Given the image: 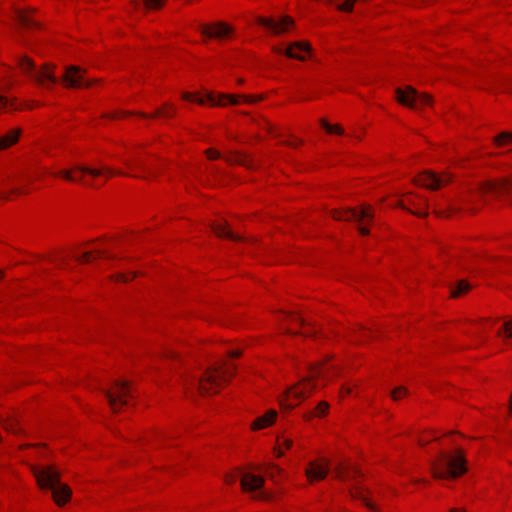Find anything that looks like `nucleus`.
Listing matches in <instances>:
<instances>
[{
  "label": "nucleus",
  "mask_w": 512,
  "mask_h": 512,
  "mask_svg": "<svg viewBox=\"0 0 512 512\" xmlns=\"http://www.w3.org/2000/svg\"><path fill=\"white\" fill-rule=\"evenodd\" d=\"M0 198L1 199H6L7 195L4 192H0Z\"/></svg>",
  "instance_id": "3c124183"
},
{
  "label": "nucleus",
  "mask_w": 512,
  "mask_h": 512,
  "mask_svg": "<svg viewBox=\"0 0 512 512\" xmlns=\"http://www.w3.org/2000/svg\"><path fill=\"white\" fill-rule=\"evenodd\" d=\"M310 45L307 42H293L288 48L282 49L279 47L273 48L274 52L278 54H285L289 58L297 59L300 61L305 60L304 52H310Z\"/></svg>",
  "instance_id": "f3484780"
},
{
  "label": "nucleus",
  "mask_w": 512,
  "mask_h": 512,
  "mask_svg": "<svg viewBox=\"0 0 512 512\" xmlns=\"http://www.w3.org/2000/svg\"><path fill=\"white\" fill-rule=\"evenodd\" d=\"M133 278H134V275H132V274H128V275L120 274V275H118V279L123 281V282H127V281H129V280H131Z\"/></svg>",
  "instance_id": "37998d69"
},
{
  "label": "nucleus",
  "mask_w": 512,
  "mask_h": 512,
  "mask_svg": "<svg viewBox=\"0 0 512 512\" xmlns=\"http://www.w3.org/2000/svg\"><path fill=\"white\" fill-rule=\"evenodd\" d=\"M22 192L23 191L20 188H11L9 191V193H11V194H20Z\"/></svg>",
  "instance_id": "49530a36"
},
{
  "label": "nucleus",
  "mask_w": 512,
  "mask_h": 512,
  "mask_svg": "<svg viewBox=\"0 0 512 512\" xmlns=\"http://www.w3.org/2000/svg\"><path fill=\"white\" fill-rule=\"evenodd\" d=\"M415 214H417L418 216L424 217V216L427 215V212H426V210H424V211H417V212H415Z\"/></svg>",
  "instance_id": "8fccbe9b"
},
{
  "label": "nucleus",
  "mask_w": 512,
  "mask_h": 512,
  "mask_svg": "<svg viewBox=\"0 0 512 512\" xmlns=\"http://www.w3.org/2000/svg\"><path fill=\"white\" fill-rule=\"evenodd\" d=\"M141 2L145 9H158L163 5L164 0H131V4L135 8H138Z\"/></svg>",
  "instance_id": "bb28decb"
},
{
  "label": "nucleus",
  "mask_w": 512,
  "mask_h": 512,
  "mask_svg": "<svg viewBox=\"0 0 512 512\" xmlns=\"http://www.w3.org/2000/svg\"><path fill=\"white\" fill-rule=\"evenodd\" d=\"M332 217L338 221L354 220L360 222L363 219L371 220L373 218V214L371 213L370 206H363L359 211L356 209L334 210L332 211Z\"/></svg>",
  "instance_id": "2eb2a0df"
},
{
  "label": "nucleus",
  "mask_w": 512,
  "mask_h": 512,
  "mask_svg": "<svg viewBox=\"0 0 512 512\" xmlns=\"http://www.w3.org/2000/svg\"><path fill=\"white\" fill-rule=\"evenodd\" d=\"M451 180L452 175L448 172L438 175L431 171H425L415 179V183L430 190H437L450 183Z\"/></svg>",
  "instance_id": "f8f14e48"
},
{
  "label": "nucleus",
  "mask_w": 512,
  "mask_h": 512,
  "mask_svg": "<svg viewBox=\"0 0 512 512\" xmlns=\"http://www.w3.org/2000/svg\"><path fill=\"white\" fill-rule=\"evenodd\" d=\"M320 124L328 133H336L339 135L344 133L343 129L339 125H332L325 119H321Z\"/></svg>",
  "instance_id": "c85d7f7f"
},
{
  "label": "nucleus",
  "mask_w": 512,
  "mask_h": 512,
  "mask_svg": "<svg viewBox=\"0 0 512 512\" xmlns=\"http://www.w3.org/2000/svg\"><path fill=\"white\" fill-rule=\"evenodd\" d=\"M182 98L189 101H195L200 105H203L207 100L212 106H225L227 103L232 105H237L240 103V99H242L246 103H254L261 99L260 96L253 95H228V94H220L216 97L213 93L209 92L206 94V98L199 97L196 94H192L189 92H184L182 94Z\"/></svg>",
  "instance_id": "0eeeda50"
},
{
  "label": "nucleus",
  "mask_w": 512,
  "mask_h": 512,
  "mask_svg": "<svg viewBox=\"0 0 512 512\" xmlns=\"http://www.w3.org/2000/svg\"><path fill=\"white\" fill-rule=\"evenodd\" d=\"M361 472L356 467H345L340 465L336 471V477L343 481H352L357 476H360Z\"/></svg>",
  "instance_id": "4be33fe9"
},
{
  "label": "nucleus",
  "mask_w": 512,
  "mask_h": 512,
  "mask_svg": "<svg viewBox=\"0 0 512 512\" xmlns=\"http://www.w3.org/2000/svg\"><path fill=\"white\" fill-rule=\"evenodd\" d=\"M329 471V465L327 462L320 463L317 461H313L309 463V466L307 467L305 473L308 477L309 481L314 480H322L324 479Z\"/></svg>",
  "instance_id": "a211bd4d"
},
{
  "label": "nucleus",
  "mask_w": 512,
  "mask_h": 512,
  "mask_svg": "<svg viewBox=\"0 0 512 512\" xmlns=\"http://www.w3.org/2000/svg\"><path fill=\"white\" fill-rule=\"evenodd\" d=\"M198 29L203 35L216 39L227 38L233 33V28L224 22L199 25Z\"/></svg>",
  "instance_id": "dca6fc26"
},
{
  "label": "nucleus",
  "mask_w": 512,
  "mask_h": 512,
  "mask_svg": "<svg viewBox=\"0 0 512 512\" xmlns=\"http://www.w3.org/2000/svg\"><path fill=\"white\" fill-rule=\"evenodd\" d=\"M264 479L261 476L252 473H243L241 476V487L245 492H257L253 497L261 501H269L272 495L262 490Z\"/></svg>",
  "instance_id": "9d476101"
},
{
  "label": "nucleus",
  "mask_w": 512,
  "mask_h": 512,
  "mask_svg": "<svg viewBox=\"0 0 512 512\" xmlns=\"http://www.w3.org/2000/svg\"><path fill=\"white\" fill-rule=\"evenodd\" d=\"M10 106L13 107V103H10L6 97L0 95V110Z\"/></svg>",
  "instance_id": "58836bf2"
},
{
  "label": "nucleus",
  "mask_w": 512,
  "mask_h": 512,
  "mask_svg": "<svg viewBox=\"0 0 512 512\" xmlns=\"http://www.w3.org/2000/svg\"><path fill=\"white\" fill-rule=\"evenodd\" d=\"M32 470L38 485L42 489L51 490L53 499L58 506H62L70 500L71 489L61 482L60 473L54 467H33Z\"/></svg>",
  "instance_id": "f257e3e1"
},
{
  "label": "nucleus",
  "mask_w": 512,
  "mask_h": 512,
  "mask_svg": "<svg viewBox=\"0 0 512 512\" xmlns=\"http://www.w3.org/2000/svg\"><path fill=\"white\" fill-rule=\"evenodd\" d=\"M325 372L319 367L311 368V375L303 378L299 383L287 389L280 399V405L287 409H292L309 397L315 389L312 380L317 377H324Z\"/></svg>",
  "instance_id": "20e7f679"
},
{
  "label": "nucleus",
  "mask_w": 512,
  "mask_h": 512,
  "mask_svg": "<svg viewBox=\"0 0 512 512\" xmlns=\"http://www.w3.org/2000/svg\"><path fill=\"white\" fill-rule=\"evenodd\" d=\"M21 134L20 129H13L0 138V149H5L16 143Z\"/></svg>",
  "instance_id": "a878e982"
},
{
  "label": "nucleus",
  "mask_w": 512,
  "mask_h": 512,
  "mask_svg": "<svg viewBox=\"0 0 512 512\" xmlns=\"http://www.w3.org/2000/svg\"><path fill=\"white\" fill-rule=\"evenodd\" d=\"M358 0H346L343 3L337 4L336 7L338 10L343 12H351L353 10L354 4Z\"/></svg>",
  "instance_id": "473e14b6"
},
{
  "label": "nucleus",
  "mask_w": 512,
  "mask_h": 512,
  "mask_svg": "<svg viewBox=\"0 0 512 512\" xmlns=\"http://www.w3.org/2000/svg\"><path fill=\"white\" fill-rule=\"evenodd\" d=\"M450 512H465V511L461 510V509H451Z\"/></svg>",
  "instance_id": "5fc2aeb1"
},
{
  "label": "nucleus",
  "mask_w": 512,
  "mask_h": 512,
  "mask_svg": "<svg viewBox=\"0 0 512 512\" xmlns=\"http://www.w3.org/2000/svg\"><path fill=\"white\" fill-rule=\"evenodd\" d=\"M471 289V285L465 281L460 280L455 287L451 289V296L458 297L463 293L468 292Z\"/></svg>",
  "instance_id": "cd10ccee"
},
{
  "label": "nucleus",
  "mask_w": 512,
  "mask_h": 512,
  "mask_svg": "<svg viewBox=\"0 0 512 512\" xmlns=\"http://www.w3.org/2000/svg\"><path fill=\"white\" fill-rule=\"evenodd\" d=\"M109 406L113 412H118L128 404V399L134 397L131 383L126 380H115L109 389H103Z\"/></svg>",
  "instance_id": "6e6552de"
},
{
  "label": "nucleus",
  "mask_w": 512,
  "mask_h": 512,
  "mask_svg": "<svg viewBox=\"0 0 512 512\" xmlns=\"http://www.w3.org/2000/svg\"><path fill=\"white\" fill-rule=\"evenodd\" d=\"M282 446L289 449L292 446V441L288 438H282V439L278 438V452H277L278 457H281L283 455V452L281 451Z\"/></svg>",
  "instance_id": "f704fd0d"
},
{
  "label": "nucleus",
  "mask_w": 512,
  "mask_h": 512,
  "mask_svg": "<svg viewBox=\"0 0 512 512\" xmlns=\"http://www.w3.org/2000/svg\"><path fill=\"white\" fill-rule=\"evenodd\" d=\"M407 389L405 387H397L395 388L392 392H391V397L394 399V400H398L400 397L404 396V395H407Z\"/></svg>",
  "instance_id": "e433bc0d"
},
{
  "label": "nucleus",
  "mask_w": 512,
  "mask_h": 512,
  "mask_svg": "<svg viewBox=\"0 0 512 512\" xmlns=\"http://www.w3.org/2000/svg\"><path fill=\"white\" fill-rule=\"evenodd\" d=\"M16 18H17L19 24L25 29H31L34 27H38V25H39L38 21L31 16L30 11L17 10Z\"/></svg>",
  "instance_id": "aec40b11"
},
{
  "label": "nucleus",
  "mask_w": 512,
  "mask_h": 512,
  "mask_svg": "<svg viewBox=\"0 0 512 512\" xmlns=\"http://www.w3.org/2000/svg\"><path fill=\"white\" fill-rule=\"evenodd\" d=\"M448 210H449L450 212H455V211H457V210H458V208H457L454 204L449 203V204H448Z\"/></svg>",
  "instance_id": "09e8293b"
},
{
  "label": "nucleus",
  "mask_w": 512,
  "mask_h": 512,
  "mask_svg": "<svg viewBox=\"0 0 512 512\" xmlns=\"http://www.w3.org/2000/svg\"><path fill=\"white\" fill-rule=\"evenodd\" d=\"M345 393H346V394H349V393H350V388H346V389H345Z\"/></svg>",
  "instance_id": "bf43d9fd"
},
{
  "label": "nucleus",
  "mask_w": 512,
  "mask_h": 512,
  "mask_svg": "<svg viewBox=\"0 0 512 512\" xmlns=\"http://www.w3.org/2000/svg\"><path fill=\"white\" fill-rule=\"evenodd\" d=\"M366 488L360 485L358 482H355L350 488V495L354 499H359L364 502V504L371 510H375V507L366 499L365 497Z\"/></svg>",
  "instance_id": "5701e85b"
},
{
  "label": "nucleus",
  "mask_w": 512,
  "mask_h": 512,
  "mask_svg": "<svg viewBox=\"0 0 512 512\" xmlns=\"http://www.w3.org/2000/svg\"><path fill=\"white\" fill-rule=\"evenodd\" d=\"M478 191L481 195H507L509 203L512 205V178L484 182L479 186Z\"/></svg>",
  "instance_id": "9b49d317"
},
{
  "label": "nucleus",
  "mask_w": 512,
  "mask_h": 512,
  "mask_svg": "<svg viewBox=\"0 0 512 512\" xmlns=\"http://www.w3.org/2000/svg\"><path fill=\"white\" fill-rule=\"evenodd\" d=\"M174 356H175V354H174L173 351H169V353H167V357H171L172 358Z\"/></svg>",
  "instance_id": "603ef678"
},
{
  "label": "nucleus",
  "mask_w": 512,
  "mask_h": 512,
  "mask_svg": "<svg viewBox=\"0 0 512 512\" xmlns=\"http://www.w3.org/2000/svg\"><path fill=\"white\" fill-rule=\"evenodd\" d=\"M256 22L275 35L285 33L294 23L293 19L289 16H282L279 19L258 16L256 17Z\"/></svg>",
  "instance_id": "4468645a"
},
{
  "label": "nucleus",
  "mask_w": 512,
  "mask_h": 512,
  "mask_svg": "<svg viewBox=\"0 0 512 512\" xmlns=\"http://www.w3.org/2000/svg\"><path fill=\"white\" fill-rule=\"evenodd\" d=\"M396 96L399 103L412 109H419L422 106L431 104V97L428 94H419L414 88L408 86L405 89L397 88Z\"/></svg>",
  "instance_id": "1a4fd4ad"
},
{
  "label": "nucleus",
  "mask_w": 512,
  "mask_h": 512,
  "mask_svg": "<svg viewBox=\"0 0 512 512\" xmlns=\"http://www.w3.org/2000/svg\"><path fill=\"white\" fill-rule=\"evenodd\" d=\"M509 404H510V410H511V412H512V393H511V396H510Z\"/></svg>",
  "instance_id": "6e6d98bb"
},
{
  "label": "nucleus",
  "mask_w": 512,
  "mask_h": 512,
  "mask_svg": "<svg viewBox=\"0 0 512 512\" xmlns=\"http://www.w3.org/2000/svg\"><path fill=\"white\" fill-rule=\"evenodd\" d=\"M265 473L270 479L275 480L276 476L282 473V470L275 464H269Z\"/></svg>",
  "instance_id": "7c9ffc66"
},
{
  "label": "nucleus",
  "mask_w": 512,
  "mask_h": 512,
  "mask_svg": "<svg viewBox=\"0 0 512 512\" xmlns=\"http://www.w3.org/2000/svg\"><path fill=\"white\" fill-rule=\"evenodd\" d=\"M359 232L362 235H368L369 234V230L366 227H359Z\"/></svg>",
  "instance_id": "de8ad7c7"
},
{
  "label": "nucleus",
  "mask_w": 512,
  "mask_h": 512,
  "mask_svg": "<svg viewBox=\"0 0 512 512\" xmlns=\"http://www.w3.org/2000/svg\"><path fill=\"white\" fill-rule=\"evenodd\" d=\"M87 174L93 178L99 177V176H106L110 177L113 175H121L126 176L127 174L120 171V170H114L111 167L108 166H101L99 168L95 167H89L87 165L83 164H75L70 169H63L57 173L58 176L62 177L63 179L70 181V182H80L83 184H88L84 181V175Z\"/></svg>",
  "instance_id": "39448f33"
},
{
  "label": "nucleus",
  "mask_w": 512,
  "mask_h": 512,
  "mask_svg": "<svg viewBox=\"0 0 512 512\" xmlns=\"http://www.w3.org/2000/svg\"><path fill=\"white\" fill-rule=\"evenodd\" d=\"M241 352L239 350H232L229 352V356L234 358L240 356Z\"/></svg>",
  "instance_id": "a18cd8bd"
},
{
  "label": "nucleus",
  "mask_w": 512,
  "mask_h": 512,
  "mask_svg": "<svg viewBox=\"0 0 512 512\" xmlns=\"http://www.w3.org/2000/svg\"><path fill=\"white\" fill-rule=\"evenodd\" d=\"M296 320L303 324V320L300 317H296Z\"/></svg>",
  "instance_id": "13d9d810"
},
{
  "label": "nucleus",
  "mask_w": 512,
  "mask_h": 512,
  "mask_svg": "<svg viewBox=\"0 0 512 512\" xmlns=\"http://www.w3.org/2000/svg\"><path fill=\"white\" fill-rule=\"evenodd\" d=\"M84 74L85 70L78 66H67L62 81L65 86L70 88L90 87L92 81L85 79Z\"/></svg>",
  "instance_id": "ddd939ff"
},
{
  "label": "nucleus",
  "mask_w": 512,
  "mask_h": 512,
  "mask_svg": "<svg viewBox=\"0 0 512 512\" xmlns=\"http://www.w3.org/2000/svg\"><path fill=\"white\" fill-rule=\"evenodd\" d=\"M2 274H3L2 271H0V278L2 277Z\"/></svg>",
  "instance_id": "052dcab7"
},
{
  "label": "nucleus",
  "mask_w": 512,
  "mask_h": 512,
  "mask_svg": "<svg viewBox=\"0 0 512 512\" xmlns=\"http://www.w3.org/2000/svg\"><path fill=\"white\" fill-rule=\"evenodd\" d=\"M206 154H207L209 159H217V158L221 157V154L218 151L214 150V149L206 150Z\"/></svg>",
  "instance_id": "ea45409f"
},
{
  "label": "nucleus",
  "mask_w": 512,
  "mask_h": 512,
  "mask_svg": "<svg viewBox=\"0 0 512 512\" xmlns=\"http://www.w3.org/2000/svg\"><path fill=\"white\" fill-rule=\"evenodd\" d=\"M226 483L233 484L236 481V476L234 475H227L225 478Z\"/></svg>",
  "instance_id": "c03bdc74"
},
{
  "label": "nucleus",
  "mask_w": 512,
  "mask_h": 512,
  "mask_svg": "<svg viewBox=\"0 0 512 512\" xmlns=\"http://www.w3.org/2000/svg\"><path fill=\"white\" fill-rule=\"evenodd\" d=\"M97 253H98V256L104 257L106 259H114L115 258L114 255L110 254L109 252H107L105 250H103V251L99 250V251H97Z\"/></svg>",
  "instance_id": "79ce46f5"
},
{
  "label": "nucleus",
  "mask_w": 512,
  "mask_h": 512,
  "mask_svg": "<svg viewBox=\"0 0 512 512\" xmlns=\"http://www.w3.org/2000/svg\"><path fill=\"white\" fill-rule=\"evenodd\" d=\"M428 443V441L419 440V444L422 446H425Z\"/></svg>",
  "instance_id": "864d4df0"
},
{
  "label": "nucleus",
  "mask_w": 512,
  "mask_h": 512,
  "mask_svg": "<svg viewBox=\"0 0 512 512\" xmlns=\"http://www.w3.org/2000/svg\"><path fill=\"white\" fill-rule=\"evenodd\" d=\"M504 141L512 142V132H502L494 138V143L498 146H502Z\"/></svg>",
  "instance_id": "2f4dec72"
},
{
  "label": "nucleus",
  "mask_w": 512,
  "mask_h": 512,
  "mask_svg": "<svg viewBox=\"0 0 512 512\" xmlns=\"http://www.w3.org/2000/svg\"><path fill=\"white\" fill-rule=\"evenodd\" d=\"M504 330L507 337H512V320L504 323Z\"/></svg>",
  "instance_id": "a19ab883"
},
{
  "label": "nucleus",
  "mask_w": 512,
  "mask_h": 512,
  "mask_svg": "<svg viewBox=\"0 0 512 512\" xmlns=\"http://www.w3.org/2000/svg\"><path fill=\"white\" fill-rule=\"evenodd\" d=\"M328 408L329 404L327 402H320L315 408V411L311 414V416H323L327 413Z\"/></svg>",
  "instance_id": "72a5a7b5"
},
{
  "label": "nucleus",
  "mask_w": 512,
  "mask_h": 512,
  "mask_svg": "<svg viewBox=\"0 0 512 512\" xmlns=\"http://www.w3.org/2000/svg\"><path fill=\"white\" fill-rule=\"evenodd\" d=\"M277 413L275 410H269L265 415L258 417L254 420L251 428L254 430L263 429L271 425L276 419Z\"/></svg>",
  "instance_id": "412c9836"
},
{
  "label": "nucleus",
  "mask_w": 512,
  "mask_h": 512,
  "mask_svg": "<svg viewBox=\"0 0 512 512\" xmlns=\"http://www.w3.org/2000/svg\"><path fill=\"white\" fill-rule=\"evenodd\" d=\"M92 259V255L89 252L83 253L81 256L77 257V260L81 263H88Z\"/></svg>",
  "instance_id": "4c0bfd02"
},
{
  "label": "nucleus",
  "mask_w": 512,
  "mask_h": 512,
  "mask_svg": "<svg viewBox=\"0 0 512 512\" xmlns=\"http://www.w3.org/2000/svg\"><path fill=\"white\" fill-rule=\"evenodd\" d=\"M286 145H288V146H296V143H293V142H286Z\"/></svg>",
  "instance_id": "4d7b16f0"
},
{
  "label": "nucleus",
  "mask_w": 512,
  "mask_h": 512,
  "mask_svg": "<svg viewBox=\"0 0 512 512\" xmlns=\"http://www.w3.org/2000/svg\"><path fill=\"white\" fill-rule=\"evenodd\" d=\"M224 160L229 164H238L245 166L249 169L254 167L253 160L246 154L238 151H232L229 155L224 157Z\"/></svg>",
  "instance_id": "6ab92c4d"
},
{
  "label": "nucleus",
  "mask_w": 512,
  "mask_h": 512,
  "mask_svg": "<svg viewBox=\"0 0 512 512\" xmlns=\"http://www.w3.org/2000/svg\"><path fill=\"white\" fill-rule=\"evenodd\" d=\"M18 67L20 70L33 79L36 83L43 87H49V84L58 82L57 77L54 75V66L45 64L41 68H37L33 60L27 56H20L17 59Z\"/></svg>",
  "instance_id": "423d86ee"
},
{
  "label": "nucleus",
  "mask_w": 512,
  "mask_h": 512,
  "mask_svg": "<svg viewBox=\"0 0 512 512\" xmlns=\"http://www.w3.org/2000/svg\"><path fill=\"white\" fill-rule=\"evenodd\" d=\"M124 164L130 169H132L134 166H137L143 170H147L146 164L140 159H135V161H133V162L125 160Z\"/></svg>",
  "instance_id": "c9c22d12"
},
{
  "label": "nucleus",
  "mask_w": 512,
  "mask_h": 512,
  "mask_svg": "<svg viewBox=\"0 0 512 512\" xmlns=\"http://www.w3.org/2000/svg\"><path fill=\"white\" fill-rule=\"evenodd\" d=\"M212 229H213L214 233L219 237L229 238V239H232L235 241H238L241 239L238 235L234 234L227 228L225 222L213 224Z\"/></svg>",
  "instance_id": "b1692460"
},
{
  "label": "nucleus",
  "mask_w": 512,
  "mask_h": 512,
  "mask_svg": "<svg viewBox=\"0 0 512 512\" xmlns=\"http://www.w3.org/2000/svg\"><path fill=\"white\" fill-rule=\"evenodd\" d=\"M139 115L143 118H155L158 116L169 118L175 115V108L171 104L166 103L163 107L158 108L152 115L145 113H139Z\"/></svg>",
  "instance_id": "393cba45"
},
{
  "label": "nucleus",
  "mask_w": 512,
  "mask_h": 512,
  "mask_svg": "<svg viewBox=\"0 0 512 512\" xmlns=\"http://www.w3.org/2000/svg\"><path fill=\"white\" fill-rule=\"evenodd\" d=\"M4 428L11 432V433H14V434H17L19 433L22 428L21 426L19 425L18 421L16 419H10V420H7L5 423H4Z\"/></svg>",
  "instance_id": "c756f323"
},
{
  "label": "nucleus",
  "mask_w": 512,
  "mask_h": 512,
  "mask_svg": "<svg viewBox=\"0 0 512 512\" xmlns=\"http://www.w3.org/2000/svg\"><path fill=\"white\" fill-rule=\"evenodd\" d=\"M234 367L224 362L208 368L203 377L200 379H192L191 384L196 385L199 393L202 395L216 393L221 385L234 374Z\"/></svg>",
  "instance_id": "7ed1b4c3"
},
{
  "label": "nucleus",
  "mask_w": 512,
  "mask_h": 512,
  "mask_svg": "<svg viewBox=\"0 0 512 512\" xmlns=\"http://www.w3.org/2000/svg\"><path fill=\"white\" fill-rule=\"evenodd\" d=\"M430 465L437 479L457 478L466 472L465 456L459 449L455 453L441 452Z\"/></svg>",
  "instance_id": "f03ea898"
}]
</instances>
